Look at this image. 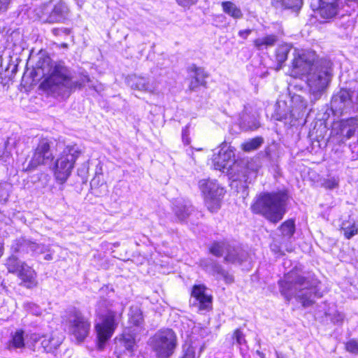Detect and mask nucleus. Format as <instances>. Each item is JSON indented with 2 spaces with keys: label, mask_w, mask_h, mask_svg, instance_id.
<instances>
[{
  "label": "nucleus",
  "mask_w": 358,
  "mask_h": 358,
  "mask_svg": "<svg viewBox=\"0 0 358 358\" xmlns=\"http://www.w3.org/2000/svg\"><path fill=\"white\" fill-rule=\"evenodd\" d=\"M80 154L76 145L64 148L57 159L55 167V176L61 184L65 182L71 173L74 164Z\"/></svg>",
  "instance_id": "8"
},
{
  "label": "nucleus",
  "mask_w": 358,
  "mask_h": 358,
  "mask_svg": "<svg viewBox=\"0 0 358 358\" xmlns=\"http://www.w3.org/2000/svg\"><path fill=\"white\" fill-rule=\"evenodd\" d=\"M203 349L204 345H201L196 354L197 348L192 344L186 343L182 347V355L180 358H199Z\"/></svg>",
  "instance_id": "34"
},
{
  "label": "nucleus",
  "mask_w": 358,
  "mask_h": 358,
  "mask_svg": "<svg viewBox=\"0 0 358 358\" xmlns=\"http://www.w3.org/2000/svg\"><path fill=\"white\" fill-rule=\"evenodd\" d=\"M306 78L312 102L320 99L329 85L332 77V63L326 59H317Z\"/></svg>",
  "instance_id": "4"
},
{
  "label": "nucleus",
  "mask_w": 358,
  "mask_h": 358,
  "mask_svg": "<svg viewBox=\"0 0 358 358\" xmlns=\"http://www.w3.org/2000/svg\"><path fill=\"white\" fill-rule=\"evenodd\" d=\"M89 170V164L88 162L84 163L80 168L78 169V175L81 176H85Z\"/></svg>",
  "instance_id": "49"
},
{
  "label": "nucleus",
  "mask_w": 358,
  "mask_h": 358,
  "mask_svg": "<svg viewBox=\"0 0 358 358\" xmlns=\"http://www.w3.org/2000/svg\"><path fill=\"white\" fill-rule=\"evenodd\" d=\"M353 107L350 92L348 90L341 89L331 99V108L335 115L348 113Z\"/></svg>",
  "instance_id": "16"
},
{
  "label": "nucleus",
  "mask_w": 358,
  "mask_h": 358,
  "mask_svg": "<svg viewBox=\"0 0 358 358\" xmlns=\"http://www.w3.org/2000/svg\"><path fill=\"white\" fill-rule=\"evenodd\" d=\"M150 345L157 357L168 358L176 348V334L171 329H161L152 336Z\"/></svg>",
  "instance_id": "9"
},
{
  "label": "nucleus",
  "mask_w": 358,
  "mask_h": 358,
  "mask_svg": "<svg viewBox=\"0 0 358 358\" xmlns=\"http://www.w3.org/2000/svg\"><path fill=\"white\" fill-rule=\"evenodd\" d=\"M37 17L45 23L63 22L69 12V8L63 0H50L35 10Z\"/></svg>",
  "instance_id": "6"
},
{
  "label": "nucleus",
  "mask_w": 358,
  "mask_h": 358,
  "mask_svg": "<svg viewBox=\"0 0 358 358\" xmlns=\"http://www.w3.org/2000/svg\"><path fill=\"white\" fill-rule=\"evenodd\" d=\"M53 155L50 150V141L48 138H41L34 150V153L26 171H31L38 166L50 162Z\"/></svg>",
  "instance_id": "14"
},
{
  "label": "nucleus",
  "mask_w": 358,
  "mask_h": 358,
  "mask_svg": "<svg viewBox=\"0 0 358 358\" xmlns=\"http://www.w3.org/2000/svg\"><path fill=\"white\" fill-rule=\"evenodd\" d=\"M287 195L283 192L262 193L252 206V210L264 216L271 222L277 223L285 213Z\"/></svg>",
  "instance_id": "3"
},
{
  "label": "nucleus",
  "mask_w": 358,
  "mask_h": 358,
  "mask_svg": "<svg viewBox=\"0 0 358 358\" xmlns=\"http://www.w3.org/2000/svg\"><path fill=\"white\" fill-rule=\"evenodd\" d=\"M46 252H50V247L48 245L36 243V247L32 250L31 255H40L46 253Z\"/></svg>",
  "instance_id": "45"
},
{
  "label": "nucleus",
  "mask_w": 358,
  "mask_h": 358,
  "mask_svg": "<svg viewBox=\"0 0 358 358\" xmlns=\"http://www.w3.org/2000/svg\"><path fill=\"white\" fill-rule=\"evenodd\" d=\"M202 150L201 148L196 149V150Z\"/></svg>",
  "instance_id": "61"
},
{
  "label": "nucleus",
  "mask_w": 358,
  "mask_h": 358,
  "mask_svg": "<svg viewBox=\"0 0 358 358\" xmlns=\"http://www.w3.org/2000/svg\"><path fill=\"white\" fill-rule=\"evenodd\" d=\"M341 230L346 239H350L358 234V225L353 220H345L341 224Z\"/></svg>",
  "instance_id": "31"
},
{
  "label": "nucleus",
  "mask_w": 358,
  "mask_h": 358,
  "mask_svg": "<svg viewBox=\"0 0 358 358\" xmlns=\"http://www.w3.org/2000/svg\"><path fill=\"white\" fill-rule=\"evenodd\" d=\"M233 338L236 340V343L240 345L245 344L246 342L244 334L240 329H237L234 331Z\"/></svg>",
  "instance_id": "44"
},
{
  "label": "nucleus",
  "mask_w": 358,
  "mask_h": 358,
  "mask_svg": "<svg viewBox=\"0 0 358 358\" xmlns=\"http://www.w3.org/2000/svg\"><path fill=\"white\" fill-rule=\"evenodd\" d=\"M122 311H123V309H121V313H119V314L117 313L118 317L122 314Z\"/></svg>",
  "instance_id": "60"
},
{
  "label": "nucleus",
  "mask_w": 358,
  "mask_h": 358,
  "mask_svg": "<svg viewBox=\"0 0 358 358\" xmlns=\"http://www.w3.org/2000/svg\"><path fill=\"white\" fill-rule=\"evenodd\" d=\"M97 313L99 315V322L95 325L99 340V347L102 348L105 343L113 336L118 324L117 313L111 309L110 301L106 299L98 303Z\"/></svg>",
  "instance_id": "5"
},
{
  "label": "nucleus",
  "mask_w": 358,
  "mask_h": 358,
  "mask_svg": "<svg viewBox=\"0 0 358 358\" xmlns=\"http://www.w3.org/2000/svg\"><path fill=\"white\" fill-rule=\"evenodd\" d=\"M200 266L210 275L215 276L217 278H223L227 283H231L234 281L233 276L214 259L204 258L201 259Z\"/></svg>",
  "instance_id": "18"
},
{
  "label": "nucleus",
  "mask_w": 358,
  "mask_h": 358,
  "mask_svg": "<svg viewBox=\"0 0 358 358\" xmlns=\"http://www.w3.org/2000/svg\"><path fill=\"white\" fill-rule=\"evenodd\" d=\"M199 187L204 196L205 203L210 212L217 211L221 206V201L225 191L215 180L202 179Z\"/></svg>",
  "instance_id": "12"
},
{
  "label": "nucleus",
  "mask_w": 358,
  "mask_h": 358,
  "mask_svg": "<svg viewBox=\"0 0 358 358\" xmlns=\"http://www.w3.org/2000/svg\"><path fill=\"white\" fill-rule=\"evenodd\" d=\"M336 127L339 129L337 132L345 139H350L356 132L358 131V118L350 117L346 120H342L338 123L334 124V129Z\"/></svg>",
  "instance_id": "20"
},
{
  "label": "nucleus",
  "mask_w": 358,
  "mask_h": 358,
  "mask_svg": "<svg viewBox=\"0 0 358 358\" xmlns=\"http://www.w3.org/2000/svg\"><path fill=\"white\" fill-rule=\"evenodd\" d=\"M326 317H329L331 322L335 324L340 325L343 323L344 320V315L337 310L332 313H325Z\"/></svg>",
  "instance_id": "41"
},
{
  "label": "nucleus",
  "mask_w": 358,
  "mask_h": 358,
  "mask_svg": "<svg viewBox=\"0 0 358 358\" xmlns=\"http://www.w3.org/2000/svg\"><path fill=\"white\" fill-rule=\"evenodd\" d=\"M101 168H100V169H98V167L96 168V176H98L99 175H101Z\"/></svg>",
  "instance_id": "57"
},
{
  "label": "nucleus",
  "mask_w": 358,
  "mask_h": 358,
  "mask_svg": "<svg viewBox=\"0 0 358 358\" xmlns=\"http://www.w3.org/2000/svg\"><path fill=\"white\" fill-rule=\"evenodd\" d=\"M240 127L245 131L255 130L259 127V123L253 117L243 115L240 121Z\"/></svg>",
  "instance_id": "36"
},
{
  "label": "nucleus",
  "mask_w": 358,
  "mask_h": 358,
  "mask_svg": "<svg viewBox=\"0 0 358 358\" xmlns=\"http://www.w3.org/2000/svg\"><path fill=\"white\" fill-rule=\"evenodd\" d=\"M68 331L78 342H82L88 336L90 322L75 307L68 308L63 316Z\"/></svg>",
  "instance_id": "7"
},
{
  "label": "nucleus",
  "mask_w": 358,
  "mask_h": 358,
  "mask_svg": "<svg viewBox=\"0 0 358 358\" xmlns=\"http://www.w3.org/2000/svg\"><path fill=\"white\" fill-rule=\"evenodd\" d=\"M209 250L216 257H221L226 252L224 262L227 263L241 265L248 259V253L242 248L238 245H231L224 241L213 243Z\"/></svg>",
  "instance_id": "11"
},
{
  "label": "nucleus",
  "mask_w": 358,
  "mask_h": 358,
  "mask_svg": "<svg viewBox=\"0 0 358 358\" xmlns=\"http://www.w3.org/2000/svg\"><path fill=\"white\" fill-rule=\"evenodd\" d=\"M322 185L327 189H334L339 187V178L334 176L325 178Z\"/></svg>",
  "instance_id": "40"
},
{
  "label": "nucleus",
  "mask_w": 358,
  "mask_h": 358,
  "mask_svg": "<svg viewBox=\"0 0 358 358\" xmlns=\"http://www.w3.org/2000/svg\"><path fill=\"white\" fill-rule=\"evenodd\" d=\"M179 5L186 7L189 6L196 2L197 0H176Z\"/></svg>",
  "instance_id": "51"
},
{
  "label": "nucleus",
  "mask_w": 358,
  "mask_h": 358,
  "mask_svg": "<svg viewBox=\"0 0 358 358\" xmlns=\"http://www.w3.org/2000/svg\"><path fill=\"white\" fill-rule=\"evenodd\" d=\"M182 140L185 145H189L190 143V138H189V126L187 125L182 130Z\"/></svg>",
  "instance_id": "46"
},
{
  "label": "nucleus",
  "mask_w": 358,
  "mask_h": 358,
  "mask_svg": "<svg viewBox=\"0 0 358 358\" xmlns=\"http://www.w3.org/2000/svg\"><path fill=\"white\" fill-rule=\"evenodd\" d=\"M206 287L203 285H194L192 296L199 302L200 309L207 310L212 304V297L206 293Z\"/></svg>",
  "instance_id": "22"
},
{
  "label": "nucleus",
  "mask_w": 358,
  "mask_h": 358,
  "mask_svg": "<svg viewBox=\"0 0 358 358\" xmlns=\"http://www.w3.org/2000/svg\"><path fill=\"white\" fill-rule=\"evenodd\" d=\"M95 180H96V178H94L92 180V182H95Z\"/></svg>",
  "instance_id": "59"
},
{
  "label": "nucleus",
  "mask_w": 358,
  "mask_h": 358,
  "mask_svg": "<svg viewBox=\"0 0 358 358\" xmlns=\"http://www.w3.org/2000/svg\"><path fill=\"white\" fill-rule=\"evenodd\" d=\"M357 78H358V70H357Z\"/></svg>",
  "instance_id": "62"
},
{
  "label": "nucleus",
  "mask_w": 358,
  "mask_h": 358,
  "mask_svg": "<svg viewBox=\"0 0 358 358\" xmlns=\"http://www.w3.org/2000/svg\"><path fill=\"white\" fill-rule=\"evenodd\" d=\"M345 348L348 352L358 355V341L350 340L345 344Z\"/></svg>",
  "instance_id": "43"
},
{
  "label": "nucleus",
  "mask_w": 358,
  "mask_h": 358,
  "mask_svg": "<svg viewBox=\"0 0 358 358\" xmlns=\"http://www.w3.org/2000/svg\"><path fill=\"white\" fill-rule=\"evenodd\" d=\"M222 11L234 20H240L243 17V13L241 8L234 2L224 1L221 3Z\"/></svg>",
  "instance_id": "27"
},
{
  "label": "nucleus",
  "mask_w": 358,
  "mask_h": 358,
  "mask_svg": "<svg viewBox=\"0 0 358 358\" xmlns=\"http://www.w3.org/2000/svg\"><path fill=\"white\" fill-rule=\"evenodd\" d=\"M135 331V329L132 330L131 327H129L123 332L122 337L120 341L121 345H122L125 348L126 350H127L131 355L136 348Z\"/></svg>",
  "instance_id": "26"
},
{
  "label": "nucleus",
  "mask_w": 358,
  "mask_h": 358,
  "mask_svg": "<svg viewBox=\"0 0 358 358\" xmlns=\"http://www.w3.org/2000/svg\"><path fill=\"white\" fill-rule=\"evenodd\" d=\"M294 104L291 110V115L296 119L303 117L307 108V101L300 95H294L292 98Z\"/></svg>",
  "instance_id": "25"
},
{
  "label": "nucleus",
  "mask_w": 358,
  "mask_h": 358,
  "mask_svg": "<svg viewBox=\"0 0 358 358\" xmlns=\"http://www.w3.org/2000/svg\"><path fill=\"white\" fill-rule=\"evenodd\" d=\"M205 85H206V84L203 83V81H200L199 80L194 78V77H192V80L190 81L189 87L191 90H195L199 86H205Z\"/></svg>",
  "instance_id": "47"
},
{
  "label": "nucleus",
  "mask_w": 358,
  "mask_h": 358,
  "mask_svg": "<svg viewBox=\"0 0 358 358\" xmlns=\"http://www.w3.org/2000/svg\"><path fill=\"white\" fill-rule=\"evenodd\" d=\"M5 265L8 271L16 275L22 280L21 285H23L25 287L32 289L37 286L36 272L26 262L12 255L6 259Z\"/></svg>",
  "instance_id": "10"
},
{
  "label": "nucleus",
  "mask_w": 358,
  "mask_h": 358,
  "mask_svg": "<svg viewBox=\"0 0 358 358\" xmlns=\"http://www.w3.org/2000/svg\"><path fill=\"white\" fill-rule=\"evenodd\" d=\"M47 254L44 257V259L50 261L52 259V252L50 250V252H46Z\"/></svg>",
  "instance_id": "53"
},
{
  "label": "nucleus",
  "mask_w": 358,
  "mask_h": 358,
  "mask_svg": "<svg viewBox=\"0 0 358 358\" xmlns=\"http://www.w3.org/2000/svg\"><path fill=\"white\" fill-rule=\"evenodd\" d=\"M258 168H254L252 164H248L246 167L243 168L241 173L238 174L234 180L244 182L245 183H250L257 175Z\"/></svg>",
  "instance_id": "30"
},
{
  "label": "nucleus",
  "mask_w": 358,
  "mask_h": 358,
  "mask_svg": "<svg viewBox=\"0 0 358 358\" xmlns=\"http://www.w3.org/2000/svg\"><path fill=\"white\" fill-rule=\"evenodd\" d=\"M262 137H256L242 144V148L245 152H251L258 149L263 143Z\"/></svg>",
  "instance_id": "38"
},
{
  "label": "nucleus",
  "mask_w": 358,
  "mask_h": 358,
  "mask_svg": "<svg viewBox=\"0 0 358 358\" xmlns=\"http://www.w3.org/2000/svg\"><path fill=\"white\" fill-rule=\"evenodd\" d=\"M188 72L191 77H194V78L203 81V83L206 84L205 79L208 75L203 68L192 64L188 67Z\"/></svg>",
  "instance_id": "37"
},
{
  "label": "nucleus",
  "mask_w": 358,
  "mask_h": 358,
  "mask_svg": "<svg viewBox=\"0 0 358 358\" xmlns=\"http://www.w3.org/2000/svg\"><path fill=\"white\" fill-rule=\"evenodd\" d=\"M36 247V243L24 238H20L13 243L11 250L13 252L24 257L26 254H31L32 250Z\"/></svg>",
  "instance_id": "23"
},
{
  "label": "nucleus",
  "mask_w": 358,
  "mask_h": 358,
  "mask_svg": "<svg viewBox=\"0 0 358 358\" xmlns=\"http://www.w3.org/2000/svg\"><path fill=\"white\" fill-rule=\"evenodd\" d=\"M10 0H0V13L7 10Z\"/></svg>",
  "instance_id": "50"
},
{
  "label": "nucleus",
  "mask_w": 358,
  "mask_h": 358,
  "mask_svg": "<svg viewBox=\"0 0 358 358\" xmlns=\"http://www.w3.org/2000/svg\"><path fill=\"white\" fill-rule=\"evenodd\" d=\"M3 244H0V257L3 255Z\"/></svg>",
  "instance_id": "56"
},
{
  "label": "nucleus",
  "mask_w": 358,
  "mask_h": 358,
  "mask_svg": "<svg viewBox=\"0 0 358 358\" xmlns=\"http://www.w3.org/2000/svg\"><path fill=\"white\" fill-rule=\"evenodd\" d=\"M234 150L227 143H222L217 152L214 154L213 162L216 170L228 173L235 162Z\"/></svg>",
  "instance_id": "15"
},
{
  "label": "nucleus",
  "mask_w": 358,
  "mask_h": 358,
  "mask_svg": "<svg viewBox=\"0 0 358 358\" xmlns=\"http://www.w3.org/2000/svg\"><path fill=\"white\" fill-rule=\"evenodd\" d=\"M24 346V331L21 329L17 330L11 334V339L8 343V348L16 349L22 348Z\"/></svg>",
  "instance_id": "33"
},
{
  "label": "nucleus",
  "mask_w": 358,
  "mask_h": 358,
  "mask_svg": "<svg viewBox=\"0 0 358 358\" xmlns=\"http://www.w3.org/2000/svg\"><path fill=\"white\" fill-rule=\"evenodd\" d=\"M173 211L178 220L182 222L191 215L193 207L188 201L178 200L176 202Z\"/></svg>",
  "instance_id": "24"
},
{
  "label": "nucleus",
  "mask_w": 358,
  "mask_h": 358,
  "mask_svg": "<svg viewBox=\"0 0 358 358\" xmlns=\"http://www.w3.org/2000/svg\"><path fill=\"white\" fill-rule=\"evenodd\" d=\"M62 337L55 335H45L34 338L36 343H39L46 352H53L62 343Z\"/></svg>",
  "instance_id": "21"
},
{
  "label": "nucleus",
  "mask_w": 358,
  "mask_h": 358,
  "mask_svg": "<svg viewBox=\"0 0 358 358\" xmlns=\"http://www.w3.org/2000/svg\"><path fill=\"white\" fill-rule=\"evenodd\" d=\"M277 358H284V357L279 354H277Z\"/></svg>",
  "instance_id": "58"
},
{
  "label": "nucleus",
  "mask_w": 358,
  "mask_h": 358,
  "mask_svg": "<svg viewBox=\"0 0 358 358\" xmlns=\"http://www.w3.org/2000/svg\"><path fill=\"white\" fill-rule=\"evenodd\" d=\"M128 85L138 91L153 92L157 87V83L153 78L131 75L127 78Z\"/></svg>",
  "instance_id": "19"
},
{
  "label": "nucleus",
  "mask_w": 358,
  "mask_h": 358,
  "mask_svg": "<svg viewBox=\"0 0 358 358\" xmlns=\"http://www.w3.org/2000/svg\"><path fill=\"white\" fill-rule=\"evenodd\" d=\"M303 4L302 0H271V5L279 10H299Z\"/></svg>",
  "instance_id": "28"
},
{
  "label": "nucleus",
  "mask_w": 358,
  "mask_h": 358,
  "mask_svg": "<svg viewBox=\"0 0 358 358\" xmlns=\"http://www.w3.org/2000/svg\"><path fill=\"white\" fill-rule=\"evenodd\" d=\"M291 50V47L287 44L279 45L275 50V59L278 62L279 68L282 67V64L287 60L288 53Z\"/></svg>",
  "instance_id": "35"
},
{
  "label": "nucleus",
  "mask_w": 358,
  "mask_h": 358,
  "mask_svg": "<svg viewBox=\"0 0 358 358\" xmlns=\"http://www.w3.org/2000/svg\"><path fill=\"white\" fill-rule=\"evenodd\" d=\"M278 284L280 292L287 301L295 298L303 307L310 306L315 298L322 296L319 280L313 277L306 278L296 271L285 274Z\"/></svg>",
  "instance_id": "2"
},
{
  "label": "nucleus",
  "mask_w": 358,
  "mask_h": 358,
  "mask_svg": "<svg viewBox=\"0 0 358 358\" xmlns=\"http://www.w3.org/2000/svg\"><path fill=\"white\" fill-rule=\"evenodd\" d=\"M251 32L252 30L250 29L241 30L238 31V36L242 38L246 39Z\"/></svg>",
  "instance_id": "52"
},
{
  "label": "nucleus",
  "mask_w": 358,
  "mask_h": 358,
  "mask_svg": "<svg viewBox=\"0 0 358 358\" xmlns=\"http://www.w3.org/2000/svg\"><path fill=\"white\" fill-rule=\"evenodd\" d=\"M10 187V185L8 183L0 184V201H7L9 196L8 192Z\"/></svg>",
  "instance_id": "42"
},
{
  "label": "nucleus",
  "mask_w": 358,
  "mask_h": 358,
  "mask_svg": "<svg viewBox=\"0 0 358 358\" xmlns=\"http://www.w3.org/2000/svg\"><path fill=\"white\" fill-rule=\"evenodd\" d=\"M280 230L284 236L290 238L295 231L294 221L292 220L285 221L281 224Z\"/></svg>",
  "instance_id": "39"
},
{
  "label": "nucleus",
  "mask_w": 358,
  "mask_h": 358,
  "mask_svg": "<svg viewBox=\"0 0 358 358\" xmlns=\"http://www.w3.org/2000/svg\"><path fill=\"white\" fill-rule=\"evenodd\" d=\"M76 4L78 5V6H79L80 8H81L83 6V5L85 3V2L86 1V0H73Z\"/></svg>",
  "instance_id": "54"
},
{
  "label": "nucleus",
  "mask_w": 358,
  "mask_h": 358,
  "mask_svg": "<svg viewBox=\"0 0 358 358\" xmlns=\"http://www.w3.org/2000/svg\"><path fill=\"white\" fill-rule=\"evenodd\" d=\"M187 154L192 158V159L194 161V158L193 156V148L191 147L189 150H187Z\"/></svg>",
  "instance_id": "55"
},
{
  "label": "nucleus",
  "mask_w": 358,
  "mask_h": 358,
  "mask_svg": "<svg viewBox=\"0 0 358 358\" xmlns=\"http://www.w3.org/2000/svg\"><path fill=\"white\" fill-rule=\"evenodd\" d=\"M310 6L324 20L334 18L339 10L338 0H312Z\"/></svg>",
  "instance_id": "17"
},
{
  "label": "nucleus",
  "mask_w": 358,
  "mask_h": 358,
  "mask_svg": "<svg viewBox=\"0 0 358 358\" xmlns=\"http://www.w3.org/2000/svg\"><path fill=\"white\" fill-rule=\"evenodd\" d=\"M46 74L40 87L48 94L55 98L68 97L72 91L81 88L88 83L90 87L99 92L98 86L94 85L89 76L83 73L79 80H74L71 70L62 62H51L50 57L44 59L40 66Z\"/></svg>",
  "instance_id": "1"
},
{
  "label": "nucleus",
  "mask_w": 358,
  "mask_h": 358,
  "mask_svg": "<svg viewBox=\"0 0 358 358\" xmlns=\"http://www.w3.org/2000/svg\"><path fill=\"white\" fill-rule=\"evenodd\" d=\"M143 317L141 310L138 306H131L129 313V322L130 327L141 329L143 324Z\"/></svg>",
  "instance_id": "29"
},
{
  "label": "nucleus",
  "mask_w": 358,
  "mask_h": 358,
  "mask_svg": "<svg viewBox=\"0 0 358 358\" xmlns=\"http://www.w3.org/2000/svg\"><path fill=\"white\" fill-rule=\"evenodd\" d=\"M52 32L55 36L69 35V30L66 28H54Z\"/></svg>",
  "instance_id": "48"
},
{
  "label": "nucleus",
  "mask_w": 358,
  "mask_h": 358,
  "mask_svg": "<svg viewBox=\"0 0 358 358\" xmlns=\"http://www.w3.org/2000/svg\"><path fill=\"white\" fill-rule=\"evenodd\" d=\"M278 41V36L275 34L267 35L264 37L257 38L254 41L255 46L259 50L273 46Z\"/></svg>",
  "instance_id": "32"
},
{
  "label": "nucleus",
  "mask_w": 358,
  "mask_h": 358,
  "mask_svg": "<svg viewBox=\"0 0 358 358\" xmlns=\"http://www.w3.org/2000/svg\"><path fill=\"white\" fill-rule=\"evenodd\" d=\"M317 62L315 55L312 52H303L294 55L289 73L294 78H306Z\"/></svg>",
  "instance_id": "13"
}]
</instances>
